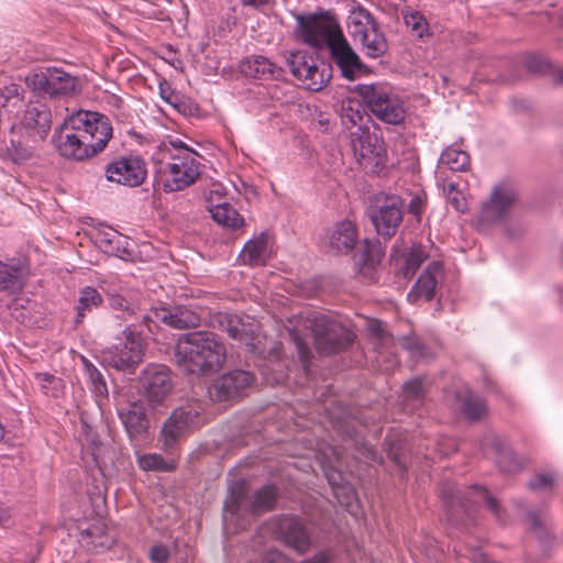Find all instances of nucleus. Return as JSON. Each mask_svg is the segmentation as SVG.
<instances>
[{
    "mask_svg": "<svg viewBox=\"0 0 563 563\" xmlns=\"http://www.w3.org/2000/svg\"><path fill=\"white\" fill-rule=\"evenodd\" d=\"M300 328L311 332L316 351L320 356L341 353L355 339L353 332L323 312L308 311L300 313L298 316V328L291 329L289 335L305 367L310 363L311 351L300 334Z\"/></svg>",
    "mask_w": 563,
    "mask_h": 563,
    "instance_id": "obj_1",
    "label": "nucleus"
},
{
    "mask_svg": "<svg viewBox=\"0 0 563 563\" xmlns=\"http://www.w3.org/2000/svg\"><path fill=\"white\" fill-rule=\"evenodd\" d=\"M174 358L181 372L195 376H209L223 367L227 351L216 333L194 331L179 336Z\"/></svg>",
    "mask_w": 563,
    "mask_h": 563,
    "instance_id": "obj_2",
    "label": "nucleus"
},
{
    "mask_svg": "<svg viewBox=\"0 0 563 563\" xmlns=\"http://www.w3.org/2000/svg\"><path fill=\"white\" fill-rule=\"evenodd\" d=\"M445 516L450 523L466 525L475 514V504L483 503L494 514L497 520L504 522V509L485 487L471 486L461 490L451 483H443L440 489Z\"/></svg>",
    "mask_w": 563,
    "mask_h": 563,
    "instance_id": "obj_3",
    "label": "nucleus"
},
{
    "mask_svg": "<svg viewBox=\"0 0 563 563\" xmlns=\"http://www.w3.org/2000/svg\"><path fill=\"white\" fill-rule=\"evenodd\" d=\"M354 92L361 98L363 106L378 120L394 125L405 120L404 102L387 85L360 84Z\"/></svg>",
    "mask_w": 563,
    "mask_h": 563,
    "instance_id": "obj_4",
    "label": "nucleus"
},
{
    "mask_svg": "<svg viewBox=\"0 0 563 563\" xmlns=\"http://www.w3.org/2000/svg\"><path fill=\"white\" fill-rule=\"evenodd\" d=\"M134 323L126 325L120 341L101 352L102 362L129 374L134 373L143 362L145 341L134 329Z\"/></svg>",
    "mask_w": 563,
    "mask_h": 563,
    "instance_id": "obj_5",
    "label": "nucleus"
},
{
    "mask_svg": "<svg viewBox=\"0 0 563 563\" xmlns=\"http://www.w3.org/2000/svg\"><path fill=\"white\" fill-rule=\"evenodd\" d=\"M367 216L377 234L384 240H390L402 222L404 201L397 195L379 192L374 196Z\"/></svg>",
    "mask_w": 563,
    "mask_h": 563,
    "instance_id": "obj_6",
    "label": "nucleus"
},
{
    "mask_svg": "<svg viewBox=\"0 0 563 563\" xmlns=\"http://www.w3.org/2000/svg\"><path fill=\"white\" fill-rule=\"evenodd\" d=\"M202 411L200 401H190L172 412L161 431L163 449L166 452L172 451L179 440L200 426Z\"/></svg>",
    "mask_w": 563,
    "mask_h": 563,
    "instance_id": "obj_7",
    "label": "nucleus"
},
{
    "mask_svg": "<svg viewBox=\"0 0 563 563\" xmlns=\"http://www.w3.org/2000/svg\"><path fill=\"white\" fill-rule=\"evenodd\" d=\"M195 154L186 150L180 154H170L169 162L161 168L165 192L184 190L196 181L200 172Z\"/></svg>",
    "mask_w": 563,
    "mask_h": 563,
    "instance_id": "obj_8",
    "label": "nucleus"
},
{
    "mask_svg": "<svg viewBox=\"0 0 563 563\" xmlns=\"http://www.w3.org/2000/svg\"><path fill=\"white\" fill-rule=\"evenodd\" d=\"M73 129L79 130L82 139L93 145L92 152L101 153L112 137L110 119L99 112L78 111L69 117Z\"/></svg>",
    "mask_w": 563,
    "mask_h": 563,
    "instance_id": "obj_9",
    "label": "nucleus"
},
{
    "mask_svg": "<svg viewBox=\"0 0 563 563\" xmlns=\"http://www.w3.org/2000/svg\"><path fill=\"white\" fill-rule=\"evenodd\" d=\"M379 128L372 123L358 131L350 132L352 150L362 159L373 163L376 170L384 167L387 156L385 142L379 134Z\"/></svg>",
    "mask_w": 563,
    "mask_h": 563,
    "instance_id": "obj_10",
    "label": "nucleus"
},
{
    "mask_svg": "<svg viewBox=\"0 0 563 563\" xmlns=\"http://www.w3.org/2000/svg\"><path fill=\"white\" fill-rule=\"evenodd\" d=\"M25 82L34 92L54 98L73 93L77 78L58 68H46L44 71L27 75Z\"/></svg>",
    "mask_w": 563,
    "mask_h": 563,
    "instance_id": "obj_11",
    "label": "nucleus"
},
{
    "mask_svg": "<svg viewBox=\"0 0 563 563\" xmlns=\"http://www.w3.org/2000/svg\"><path fill=\"white\" fill-rule=\"evenodd\" d=\"M142 396L151 407L161 406L173 390L170 372L162 364H150L139 378Z\"/></svg>",
    "mask_w": 563,
    "mask_h": 563,
    "instance_id": "obj_12",
    "label": "nucleus"
},
{
    "mask_svg": "<svg viewBox=\"0 0 563 563\" xmlns=\"http://www.w3.org/2000/svg\"><path fill=\"white\" fill-rule=\"evenodd\" d=\"M254 382V375L243 369L230 371L212 380L208 387L209 398L214 402L230 401L243 395Z\"/></svg>",
    "mask_w": 563,
    "mask_h": 563,
    "instance_id": "obj_13",
    "label": "nucleus"
},
{
    "mask_svg": "<svg viewBox=\"0 0 563 563\" xmlns=\"http://www.w3.org/2000/svg\"><path fill=\"white\" fill-rule=\"evenodd\" d=\"M300 27L305 41L314 47H331L338 38L343 36L339 24L325 15L300 18Z\"/></svg>",
    "mask_w": 563,
    "mask_h": 563,
    "instance_id": "obj_14",
    "label": "nucleus"
},
{
    "mask_svg": "<svg viewBox=\"0 0 563 563\" xmlns=\"http://www.w3.org/2000/svg\"><path fill=\"white\" fill-rule=\"evenodd\" d=\"M146 164L140 156H120L106 166L109 181L129 187L142 185L146 178Z\"/></svg>",
    "mask_w": 563,
    "mask_h": 563,
    "instance_id": "obj_15",
    "label": "nucleus"
},
{
    "mask_svg": "<svg viewBox=\"0 0 563 563\" xmlns=\"http://www.w3.org/2000/svg\"><path fill=\"white\" fill-rule=\"evenodd\" d=\"M517 198L518 194L514 186L509 184L495 186L488 200L482 205L478 221L485 224H493L504 220Z\"/></svg>",
    "mask_w": 563,
    "mask_h": 563,
    "instance_id": "obj_16",
    "label": "nucleus"
},
{
    "mask_svg": "<svg viewBox=\"0 0 563 563\" xmlns=\"http://www.w3.org/2000/svg\"><path fill=\"white\" fill-rule=\"evenodd\" d=\"M68 118L60 128V132L56 139V147L62 156L75 161H85L97 154L92 152L93 145L82 139L79 130H75Z\"/></svg>",
    "mask_w": 563,
    "mask_h": 563,
    "instance_id": "obj_17",
    "label": "nucleus"
},
{
    "mask_svg": "<svg viewBox=\"0 0 563 563\" xmlns=\"http://www.w3.org/2000/svg\"><path fill=\"white\" fill-rule=\"evenodd\" d=\"M118 416L134 446H139L146 440L150 430V421L143 405L133 402L126 407H122L118 409Z\"/></svg>",
    "mask_w": 563,
    "mask_h": 563,
    "instance_id": "obj_18",
    "label": "nucleus"
},
{
    "mask_svg": "<svg viewBox=\"0 0 563 563\" xmlns=\"http://www.w3.org/2000/svg\"><path fill=\"white\" fill-rule=\"evenodd\" d=\"M52 112L45 103L30 102L23 118L16 128L32 135L33 141H44L51 131Z\"/></svg>",
    "mask_w": 563,
    "mask_h": 563,
    "instance_id": "obj_19",
    "label": "nucleus"
},
{
    "mask_svg": "<svg viewBox=\"0 0 563 563\" xmlns=\"http://www.w3.org/2000/svg\"><path fill=\"white\" fill-rule=\"evenodd\" d=\"M276 532L289 548L299 554H303L310 549V536L301 520L297 517H282L277 522Z\"/></svg>",
    "mask_w": 563,
    "mask_h": 563,
    "instance_id": "obj_20",
    "label": "nucleus"
},
{
    "mask_svg": "<svg viewBox=\"0 0 563 563\" xmlns=\"http://www.w3.org/2000/svg\"><path fill=\"white\" fill-rule=\"evenodd\" d=\"M329 51L331 59L339 67L344 78L353 80L357 74L365 70V65L344 36L338 38Z\"/></svg>",
    "mask_w": 563,
    "mask_h": 563,
    "instance_id": "obj_21",
    "label": "nucleus"
},
{
    "mask_svg": "<svg viewBox=\"0 0 563 563\" xmlns=\"http://www.w3.org/2000/svg\"><path fill=\"white\" fill-rule=\"evenodd\" d=\"M36 142L33 141L32 135L23 131V128L12 125L8 139L3 141L4 156L14 164H22L32 158L34 154L32 143Z\"/></svg>",
    "mask_w": 563,
    "mask_h": 563,
    "instance_id": "obj_22",
    "label": "nucleus"
},
{
    "mask_svg": "<svg viewBox=\"0 0 563 563\" xmlns=\"http://www.w3.org/2000/svg\"><path fill=\"white\" fill-rule=\"evenodd\" d=\"M442 264L439 261H433L426 267L408 294V300L411 303H416L421 299L430 301L434 297L438 277L442 275Z\"/></svg>",
    "mask_w": 563,
    "mask_h": 563,
    "instance_id": "obj_23",
    "label": "nucleus"
},
{
    "mask_svg": "<svg viewBox=\"0 0 563 563\" xmlns=\"http://www.w3.org/2000/svg\"><path fill=\"white\" fill-rule=\"evenodd\" d=\"M357 229L356 225L349 221L336 223L329 236V249L335 254H347L356 245Z\"/></svg>",
    "mask_w": 563,
    "mask_h": 563,
    "instance_id": "obj_24",
    "label": "nucleus"
},
{
    "mask_svg": "<svg viewBox=\"0 0 563 563\" xmlns=\"http://www.w3.org/2000/svg\"><path fill=\"white\" fill-rule=\"evenodd\" d=\"M241 71L245 76H250L258 79L267 78H280L284 70L277 67L274 63L261 55H254L246 57L241 63Z\"/></svg>",
    "mask_w": 563,
    "mask_h": 563,
    "instance_id": "obj_25",
    "label": "nucleus"
},
{
    "mask_svg": "<svg viewBox=\"0 0 563 563\" xmlns=\"http://www.w3.org/2000/svg\"><path fill=\"white\" fill-rule=\"evenodd\" d=\"M220 329L229 334L230 338L240 341L252 339L254 333V324L245 322L238 314L220 313L217 317Z\"/></svg>",
    "mask_w": 563,
    "mask_h": 563,
    "instance_id": "obj_26",
    "label": "nucleus"
},
{
    "mask_svg": "<svg viewBox=\"0 0 563 563\" xmlns=\"http://www.w3.org/2000/svg\"><path fill=\"white\" fill-rule=\"evenodd\" d=\"M455 401L463 416L471 421L481 420L487 412L485 400L467 389L457 391Z\"/></svg>",
    "mask_w": 563,
    "mask_h": 563,
    "instance_id": "obj_27",
    "label": "nucleus"
},
{
    "mask_svg": "<svg viewBox=\"0 0 563 563\" xmlns=\"http://www.w3.org/2000/svg\"><path fill=\"white\" fill-rule=\"evenodd\" d=\"M376 27L374 18L364 8L354 9L347 18V30L354 41L366 40L367 34Z\"/></svg>",
    "mask_w": 563,
    "mask_h": 563,
    "instance_id": "obj_28",
    "label": "nucleus"
},
{
    "mask_svg": "<svg viewBox=\"0 0 563 563\" xmlns=\"http://www.w3.org/2000/svg\"><path fill=\"white\" fill-rule=\"evenodd\" d=\"M342 124L351 131H358L367 124H372V120L363 110L361 102L356 100H346L341 106Z\"/></svg>",
    "mask_w": 563,
    "mask_h": 563,
    "instance_id": "obj_29",
    "label": "nucleus"
},
{
    "mask_svg": "<svg viewBox=\"0 0 563 563\" xmlns=\"http://www.w3.org/2000/svg\"><path fill=\"white\" fill-rule=\"evenodd\" d=\"M268 236L266 233H261L258 236L250 240L243 247L241 253L244 264L251 266H262L266 264L268 258Z\"/></svg>",
    "mask_w": 563,
    "mask_h": 563,
    "instance_id": "obj_30",
    "label": "nucleus"
},
{
    "mask_svg": "<svg viewBox=\"0 0 563 563\" xmlns=\"http://www.w3.org/2000/svg\"><path fill=\"white\" fill-rule=\"evenodd\" d=\"M331 78V67L324 63L321 64V68L314 63L313 58L310 59V64L305 68L301 76L297 79L308 89L312 91L321 90Z\"/></svg>",
    "mask_w": 563,
    "mask_h": 563,
    "instance_id": "obj_31",
    "label": "nucleus"
},
{
    "mask_svg": "<svg viewBox=\"0 0 563 563\" xmlns=\"http://www.w3.org/2000/svg\"><path fill=\"white\" fill-rule=\"evenodd\" d=\"M492 444L496 453V463L503 472L512 473L522 467L512 450L505 444L501 438L494 435Z\"/></svg>",
    "mask_w": 563,
    "mask_h": 563,
    "instance_id": "obj_32",
    "label": "nucleus"
},
{
    "mask_svg": "<svg viewBox=\"0 0 563 563\" xmlns=\"http://www.w3.org/2000/svg\"><path fill=\"white\" fill-rule=\"evenodd\" d=\"M276 501L277 488L274 485H265L254 494L249 508L253 515H261L273 510Z\"/></svg>",
    "mask_w": 563,
    "mask_h": 563,
    "instance_id": "obj_33",
    "label": "nucleus"
},
{
    "mask_svg": "<svg viewBox=\"0 0 563 563\" xmlns=\"http://www.w3.org/2000/svg\"><path fill=\"white\" fill-rule=\"evenodd\" d=\"M102 302V297L96 288L85 287L80 291L78 303L76 306V324L84 321L86 313L91 312L93 308H98Z\"/></svg>",
    "mask_w": 563,
    "mask_h": 563,
    "instance_id": "obj_34",
    "label": "nucleus"
},
{
    "mask_svg": "<svg viewBox=\"0 0 563 563\" xmlns=\"http://www.w3.org/2000/svg\"><path fill=\"white\" fill-rule=\"evenodd\" d=\"M23 287L22 269L0 262V291L16 292Z\"/></svg>",
    "mask_w": 563,
    "mask_h": 563,
    "instance_id": "obj_35",
    "label": "nucleus"
},
{
    "mask_svg": "<svg viewBox=\"0 0 563 563\" xmlns=\"http://www.w3.org/2000/svg\"><path fill=\"white\" fill-rule=\"evenodd\" d=\"M210 213L217 223L225 228L235 230L244 225L243 217L230 203L223 207L217 206V209Z\"/></svg>",
    "mask_w": 563,
    "mask_h": 563,
    "instance_id": "obj_36",
    "label": "nucleus"
},
{
    "mask_svg": "<svg viewBox=\"0 0 563 563\" xmlns=\"http://www.w3.org/2000/svg\"><path fill=\"white\" fill-rule=\"evenodd\" d=\"M24 92L25 90L16 84L0 87V107L11 112L21 108L24 102Z\"/></svg>",
    "mask_w": 563,
    "mask_h": 563,
    "instance_id": "obj_37",
    "label": "nucleus"
},
{
    "mask_svg": "<svg viewBox=\"0 0 563 563\" xmlns=\"http://www.w3.org/2000/svg\"><path fill=\"white\" fill-rule=\"evenodd\" d=\"M440 164L454 172H463L470 167L471 161L466 152L449 147L440 156Z\"/></svg>",
    "mask_w": 563,
    "mask_h": 563,
    "instance_id": "obj_38",
    "label": "nucleus"
},
{
    "mask_svg": "<svg viewBox=\"0 0 563 563\" xmlns=\"http://www.w3.org/2000/svg\"><path fill=\"white\" fill-rule=\"evenodd\" d=\"M371 58L382 57L387 52V42L378 26L367 34L366 40H358Z\"/></svg>",
    "mask_w": 563,
    "mask_h": 563,
    "instance_id": "obj_39",
    "label": "nucleus"
},
{
    "mask_svg": "<svg viewBox=\"0 0 563 563\" xmlns=\"http://www.w3.org/2000/svg\"><path fill=\"white\" fill-rule=\"evenodd\" d=\"M404 400L415 407L422 405L426 398V387L419 377L406 382L402 386Z\"/></svg>",
    "mask_w": 563,
    "mask_h": 563,
    "instance_id": "obj_40",
    "label": "nucleus"
},
{
    "mask_svg": "<svg viewBox=\"0 0 563 563\" xmlns=\"http://www.w3.org/2000/svg\"><path fill=\"white\" fill-rule=\"evenodd\" d=\"M200 317L190 309L178 307L172 311L170 328L187 329L198 327Z\"/></svg>",
    "mask_w": 563,
    "mask_h": 563,
    "instance_id": "obj_41",
    "label": "nucleus"
},
{
    "mask_svg": "<svg viewBox=\"0 0 563 563\" xmlns=\"http://www.w3.org/2000/svg\"><path fill=\"white\" fill-rule=\"evenodd\" d=\"M406 26L417 37H423L429 34V24L426 18L418 11L402 12Z\"/></svg>",
    "mask_w": 563,
    "mask_h": 563,
    "instance_id": "obj_42",
    "label": "nucleus"
},
{
    "mask_svg": "<svg viewBox=\"0 0 563 563\" xmlns=\"http://www.w3.org/2000/svg\"><path fill=\"white\" fill-rule=\"evenodd\" d=\"M426 260V253L420 247H413L405 257L400 273L405 278H410Z\"/></svg>",
    "mask_w": 563,
    "mask_h": 563,
    "instance_id": "obj_43",
    "label": "nucleus"
},
{
    "mask_svg": "<svg viewBox=\"0 0 563 563\" xmlns=\"http://www.w3.org/2000/svg\"><path fill=\"white\" fill-rule=\"evenodd\" d=\"M110 306L121 312L118 314L119 318L124 319L125 321H131V323L135 324V320L137 319V311L133 305H131L124 297L121 295H112L110 297Z\"/></svg>",
    "mask_w": 563,
    "mask_h": 563,
    "instance_id": "obj_44",
    "label": "nucleus"
},
{
    "mask_svg": "<svg viewBox=\"0 0 563 563\" xmlns=\"http://www.w3.org/2000/svg\"><path fill=\"white\" fill-rule=\"evenodd\" d=\"M82 363L93 391L100 396L107 395L108 388L103 375L86 357H82Z\"/></svg>",
    "mask_w": 563,
    "mask_h": 563,
    "instance_id": "obj_45",
    "label": "nucleus"
},
{
    "mask_svg": "<svg viewBox=\"0 0 563 563\" xmlns=\"http://www.w3.org/2000/svg\"><path fill=\"white\" fill-rule=\"evenodd\" d=\"M386 451L388 457L399 467H406L405 460V443L400 439H393L390 437L385 439Z\"/></svg>",
    "mask_w": 563,
    "mask_h": 563,
    "instance_id": "obj_46",
    "label": "nucleus"
},
{
    "mask_svg": "<svg viewBox=\"0 0 563 563\" xmlns=\"http://www.w3.org/2000/svg\"><path fill=\"white\" fill-rule=\"evenodd\" d=\"M139 466L144 471H164L168 472L173 470V464L167 462L159 454H145L139 457Z\"/></svg>",
    "mask_w": 563,
    "mask_h": 563,
    "instance_id": "obj_47",
    "label": "nucleus"
},
{
    "mask_svg": "<svg viewBox=\"0 0 563 563\" xmlns=\"http://www.w3.org/2000/svg\"><path fill=\"white\" fill-rule=\"evenodd\" d=\"M311 56H308L303 52H295L291 53L287 58V65L289 67L290 73L297 78L301 76L305 71V68L310 64Z\"/></svg>",
    "mask_w": 563,
    "mask_h": 563,
    "instance_id": "obj_48",
    "label": "nucleus"
},
{
    "mask_svg": "<svg viewBox=\"0 0 563 563\" xmlns=\"http://www.w3.org/2000/svg\"><path fill=\"white\" fill-rule=\"evenodd\" d=\"M172 311L166 308H155L151 311V313H146L141 316L142 322L146 324L150 331H152L151 323L156 324L157 322H162L164 324L170 325L172 320Z\"/></svg>",
    "mask_w": 563,
    "mask_h": 563,
    "instance_id": "obj_49",
    "label": "nucleus"
},
{
    "mask_svg": "<svg viewBox=\"0 0 563 563\" xmlns=\"http://www.w3.org/2000/svg\"><path fill=\"white\" fill-rule=\"evenodd\" d=\"M383 252L376 245H371L367 241L364 242V247L361 255L363 266L374 267L380 262Z\"/></svg>",
    "mask_w": 563,
    "mask_h": 563,
    "instance_id": "obj_50",
    "label": "nucleus"
},
{
    "mask_svg": "<svg viewBox=\"0 0 563 563\" xmlns=\"http://www.w3.org/2000/svg\"><path fill=\"white\" fill-rule=\"evenodd\" d=\"M445 197L448 202L459 212H464L466 210V201L464 196L460 190H457L454 184H449L444 188Z\"/></svg>",
    "mask_w": 563,
    "mask_h": 563,
    "instance_id": "obj_51",
    "label": "nucleus"
},
{
    "mask_svg": "<svg viewBox=\"0 0 563 563\" xmlns=\"http://www.w3.org/2000/svg\"><path fill=\"white\" fill-rule=\"evenodd\" d=\"M245 499L246 495L241 487L238 489H231L229 497L224 503V510L231 514L238 512Z\"/></svg>",
    "mask_w": 563,
    "mask_h": 563,
    "instance_id": "obj_52",
    "label": "nucleus"
},
{
    "mask_svg": "<svg viewBox=\"0 0 563 563\" xmlns=\"http://www.w3.org/2000/svg\"><path fill=\"white\" fill-rule=\"evenodd\" d=\"M554 477L551 474L544 473V474H537L529 483L528 488L536 490V489H542V490H551L554 485Z\"/></svg>",
    "mask_w": 563,
    "mask_h": 563,
    "instance_id": "obj_53",
    "label": "nucleus"
},
{
    "mask_svg": "<svg viewBox=\"0 0 563 563\" xmlns=\"http://www.w3.org/2000/svg\"><path fill=\"white\" fill-rule=\"evenodd\" d=\"M399 344L405 350L409 351L412 355L421 356L423 344L416 335H405L399 339Z\"/></svg>",
    "mask_w": 563,
    "mask_h": 563,
    "instance_id": "obj_54",
    "label": "nucleus"
},
{
    "mask_svg": "<svg viewBox=\"0 0 563 563\" xmlns=\"http://www.w3.org/2000/svg\"><path fill=\"white\" fill-rule=\"evenodd\" d=\"M528 520H529V529L536 534V537L541 541L547 540L548 532H547L543 523L541 522L540 518L538 517V515L533 511H530L528 514Z\"/></svg>",
    "mask_w": 563,
    "mask_h": 563,
    "instance_id": "obj_55",
    "label": "nucleus"
},
{
    "mask_svg": "<svg viewBox=\"0 0 563 563\" xmlns=\"http://www.w3.org/2000/svg\"><path fill=\"white\" fill-rule=\"evenodd\" d=\"M228 202L224 200L223 190L221 188L211 189L207 195V208L209 212L214 211L217 206L223 207Z\"/></svg>",
    "mask_w": 563,
    "mask_h": 563,
    "instance_id": "obj_56",
    "label": "nucleus"
},
{
    "mask_svg": "<svg viewBox=\"0 0 563 563\" xmlns=\"http://www.w3.org/2000/svg\"><path fill=\"white\" fill-rule=\"evenodd\" d=\"M169 558V551L166 545L156 544L150 549V559L154 563H165Z\"/></svg>",
    "mask_w": 563,
    "mask_h": 563,
    "instance_id": "obj_57",
    "label": "nucleus"
},
{
    "mask_svg": "<svg viewBox=\"0 0 563 563\" xmlns=\"http://www.w3.org/2000/svg\"><path fill=\"white\" fill-rule=\"evenodd\" d=\"M334 427L339 432L349 439H353L356 435L355 427L350 420L338 419Z\"/></svg>",
    "mask_w": 563,
    "mask_h": 563,
    "instance_id": "obj_58",
    "label": "nucleus"
},
{
    "mask_svg": "<svg viewBox=\"0 0 563 563\" xmlns=\"http://www.w3.org/2000/svg\"><path fill=\"white\" fill-rule=\"evenodd\" d=\"M423 205H424V200L421 196H419V195L413 196L408 206L409 213H411L418 220H420Z\"/></svg>",
    "mask_w": 563,
    "mask_h": 563,
    "instance_id": "obj_59",
    "label": "nucleus"
},
{
    "mask_svg": "<svg viewBox=\"0 0 563 563\" xmlns=\"http://www.w3.org/2000/svg\"><path fill=\"white\" fill-rule=\"evenodd\" d=\"M262 563H289L288 558L278 550H269L263 558Z\"/></svg>",
    "mask_w": 563,
    "mask_h": 563,
    "instance_id": "obj_60",
    "label": "nucleus"
},
{
    "mask_svg": "<svg viewBox=\"0 0 563 563\" xmlns=\"http://www.w3.org/2000/svg\"><path fill=\"white\" fill-rule=\"evenodd\" d=\"M356 445H360L358 451L366 459H368L369 461H373V462L377 461V452L373 445L365 443V442H358V441H356Z\"/></svg>",
    "mask_w": 563,
    "mask_h": 563,
    "instance_id": "obj_61",
    "label": "nucleus"
},
{
    "mask_svg": "<svg viewBox=\"0 0 563 563\" xmlns=\"http://www.w3.org/2000/svg\"><path fill=\"white\" fill-rule=\"evenodd\" d=\"M104 533H106V526L102 523L95 525L91 528H88L85 531H82V534H86L89 538L101 537Z\"/></svg>",
    "mask_w": 563,
    "mask_h": 563,
    "instance_id": "obj_62",
    "label": "nucleus"
},
{
    "mask_svg": "<svg viewBox=\"0 0 563 563\" xmlns=\"http://www.w3.org/2000/svg\"><path fill=\"white\" fill-rule=\"evenodd\" d=\"M316 563H330L332 554L330 551H321L312 556Z\"/></svg>",
    "mask_w": 563,
    "mask_h": 563,
    "instance_id": "obj_63",
    "label": "nucleus"
},
{
    "mask_svg": "<svg viewBox=\"0 0 563 563\" xmlns=\"http://www.w3.org/2000/svg\"><path fill=\"white\" fill-rule=\"evenodd\" d=\"M119 234L117 231H112V232H104L102 233V238L100 239V242L101 243H107L108 245H112V243L115 241V240H119Z\"/></svg>",
    "mask_w": 563,
    "mask_h": 563,
    "instance_id": "obj_64",
    "label": "nucleus"
}]
</instances>
